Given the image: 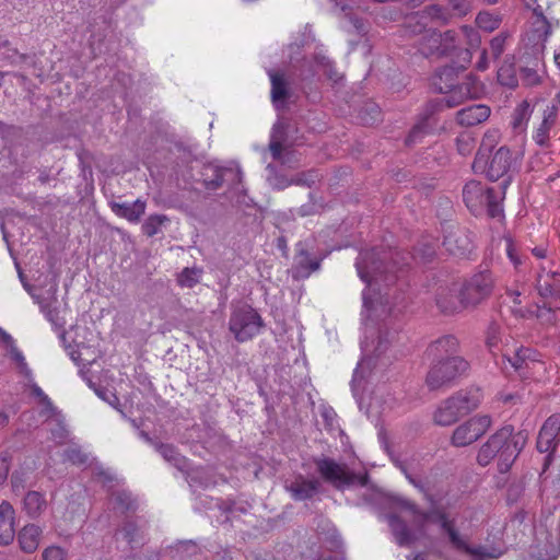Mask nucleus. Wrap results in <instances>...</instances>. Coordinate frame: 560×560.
I'll use <instances>...</instances> for the list:
<instances>
[{"label": "nucleus", "mask_w": 560, "mask_h": 560, "mask_svg": "<svg viewBox=\"0 0 560 560\" xmlns=\"http://www.w3.org/2000/svg\"><path fill=\"white\" fill-rule=\"evenodd\" d=\"M406 508L413 514V524L417 532L410 530L407 525L398 517L390 516L389 525L399 545H410L419 538L427 536L425 524L431 522L440 526L446 534L453 548L464 551L476 560L497 559L502 552L493 547L470 546L468 537L460 534L456 527V520L442 508H434L430 511L420 510L415 503H407Z\"/></svg>", "instance_id": "obj_1"}, {"label": "nucleus", "mask_w": 560, "mask_h": 560, "mask_svg": "<svg viewBox=\"0 0 560 560\" xmlns=\"http://www.w3.org/2000/svg\"><path fill=\"white\" fill-rule=\"evenodd\" d=\"M527 440V432H514L512 427H503L479 448L477 462L481 466H487L497 457L500 472H506L525 447Z\"/></svg>", "instance_id": "obj_2"}, {"label": "nucleus", "mask_w": 560, "mask_h": 560, "mask_svg": "<svg viewBox=\"0 0 560 560\" xmlns=\"http://www.w3.org/2000/svg\"><path fill=\"white\" fill-rule=\"evenodd\" d=\"M503 191H497L485 184L470 180L463 188V200L475 215L487 213L490 218L501 219Z\"/></svg>", "instance_id": "obj_3"}, {"label": "nucleus", "mask_w": 560, "mask_h": 560, "mask_svg": "<svg viewBox=\"0 0 560 560\" xmlns=\"http://www.w3.org/2000/svg\"><path fill=\"white\" fill-rule=\"evenodd\" d=\"M398 330L383 323L377 329L365 323V338L361 342L364 359L358 364L353 373L352 384L354 385L362 377L361 370L369 364L370 357H381L397 340Z\"/></svg>", "instance_id": "obj_4"}, {"label": "nucleus", "mask_w": 560, "mask_h": 560, "mask_svg": "<svg viewBox=\"0 0 560 560\" xmlns=\"http://www.w3.org/2000/svg\"><path fill=\"white\" fill-rule=\"evenodd\" d=\"M265 323L250 305L234 306L229 317V330L237 342H246L258 336Z\"/></svg>", "instance_id": "obj_5"}, {"label": "nucleus", "mask_w": 560, "mask_h": 560, "mask_svg": "<svg viewBox=\"0 0 560 560\" xmlns=\"http://www.w3.org/2000/svg\"><path fill=\"white\" fill-rule=\"evenodd\" d=\"M315 464L323 479L338 490L366 485V475L355 474L346 464H339L327 457L316 459Z\"/></svg>", "instance_id": "obj_6"}, {"label": "nucleus", "mask_w": 560, "mask_h": 560, "mask_svg": "<svg viewBox=\"0 0 560 560\" xmlns=\"http://www.w3.org/2000/svg\"><path fill=\"white\" fill-rule=\"evenodd\" d=\"M468 368L469 364L463 357L432 360L427 375V385L431 389H439L451 384L456 377L464 374Z\"/></svg>", "instance_id": "obj_7"}, {"label": "nucleus", "mask_w": 560, "mask_h": 560, "mask_svg": "<svg viewBox=\"0 0 560 560\" xmlns=\"http://www.w3.org/2000/svg\"><path fill=\"white\" fill-rule=\"evenodd\" d=\"M398 252H382L378 253L374 249L362 252L355 262L358 275L361 280L369 285L377 282L383 272L390 271L385 261L390 259L394 261V256H398Z\"/></svg>", "instance_id": "obj_8"}, {"label": "nucleus", "mask_w": 560, "mask_h": 560, "mask_svg": "<svg viewBox=\"0 0 560 560\" xmlns=\"http://www.w3.org/2000/svg\"><path fill=\"white\" fill-rule=\"evenodd\" d=\"M512 338H505V343L501 350V360L497 359L495 363L501 366L502 371L509 372V369L518 373L521 377H527V371L535 365L533 351L525 347H516L511 343Z\"/></svg>", "instance_id": "obj_9"}, {"label": "nucleus", "mask_w": 560, "mask_h": 560, "mask_svg": "<svg viewBox=\"0 0 560 560\" xmlns=\"http://www.w3.org/2000/svg\"><path fill=\"white\" fill-rule=\"evenodd\" d=\"M492 287L493 279L489 272L481 271L471 276L459 288L464 306L475 307L481 303L490 295Z\"/></svg>", "instance_id": "obj_10"}, {"label": "nucleus", "mask_w": 560, "mask_h": 560, "mask_svg": "<svg viewBox=\"0 0 560 560\" xmlns=\"http://www.w3.org/2000/svg\"><path fill=\"white\" fill-rule=\"evenodd\" d=\"M491 424L492 420L489 416H475L454 430L452 444L456 447L470 445L481 438Z\"/></svg>", "instance_id": "obj_11"}, {"label": "nucleus", "mask_w": 560, "mask_h": 560, "mask_svg": "<svg viewBox=\"0 0 560 560\" xmlns=\"http://www.w3.org/2000/svg\"><path fill=\"white\" fill-rule=\"evenodd\" d=\"M558 107L547 106L537 122H534L532 139L540 148L548 149L551 139L557 135Z\"/></svg>", "instance_id": "obj_12"}, {"label": "nucleus", "mask_w": 560, "mask_h": 560, "mask_svg": "<svg viewBox=\"0 0 560 560\" xmlns=\"http://www.w3.org/2000/svg\"><path fill=\"white\" fill-rule=\"evenodd\" d=\"M481 94L478 80L467 75L459 84L452 88L441 100L446 107H455L468 98H477Z\"/></svg>", "instance_id": "obj_13"}, {"label": "nucleus", "mask_w": 560, "mask_h": 560, "mask_svg": "<svg viewBox=\"0 0 560 560\" xmlns=\"http://www.w3.org/2000/svg\"><path fill=\"white\" fill-rule=\"evenodd\" d=\"M560 432V415L549 417L541 427L537 438V450L540 453L555 451L557 436Z\"/></svg>", "instance_id": "obj_14"}, {"label": "nucleus", "mask_w": 560, "mask_h": 560, "mask_svg": "<svg viewBox=\"0 0 560 560\" xmlns=\"http://www.w3.org/2000/svg\"><path fill=\"white\" fill-rule=\"evenodd\" d=\"M459 348V341L455 336L445 335L431 342L427 352L432 360H445L451 357H460Z\"/></svg>", "instance_id": "obj_15"}, {"label": "nucleus", "mask_w": 560, "mask_h": 560, "mask_svg": "<svg viewBox=\"0 0 560 560\" xmlns=\"http://www.w3.org/2000/svg\"><path fill=\"white\" fill-rule=\"evenodd\" d=\"M513 156L510 149L501 147L490 158L486 174L489 179L498 180L503 177L511 168L513 163Z\"/></svg>", "instance_id": "obj_16"}, {"label": "nucleus", "mask_w": 560, "mask_h": 560, "mask_svg": "<svg viewBox=\"0 0 560 560\" xmlns=\"http://www.w3.org/2000/svg\"><path fill=\"white\" fill-rule=\"evenodd\" d=\"M443 246L452 255L465 256L471 252L472 242L465 231L457 229L444 237Z\"/></svg>", "instance_id": "obj_17"}, {"label": "nucleus", "mask_w": 560, "mask_h": 560, "mask_svg": "<svg viewBox=\"0 0 560 560\" xmlns=\"http://www.w3.org/2000/svg\"><path fill=\"white\" fill-rule=\"evenodd\" d=\"M15 511L8 501L0 503V544L9 545L15 536Z\"/></svg>", "instance_id": "obj_18"}, {"label": "nucleus", "mask_w": 560, "mask_h": 560, "mask_svg": "<svg viewBox=\"0 0 560 560\" xmlns=\"http://www.w3.org/2000/svg\"><path fill=\"white\" fill-rule=\"evenodd\" d=\"M436 305L445 314H454L466 308L462 302L459 288L440 289L436 295Z\"/></svg>", "instance_id": "obj_19"}, {"label": "nucleus", "mask_w": 560, "mask_h": 560, "mask_svg": "<svg viewBox=\"0 0 560 560\" xmlns=\"http://www.w3.org/2000/svg\"><path fill=\"white\" fill-rule=\"evenodd\" d=\"M490 107L483 104H476L462 108L456 114V120L459 125L472 127L486 121L490 116Z\"/></svg>", "instance_id": "obj_20"}, {"label": "nucleus", "mask_w": 560, "mask_h": 560, "mask_svg": "<svg viewBox=\"0 0 560 560\" xmlns=\"http://www.w3.org/2000/svg\"><path fill=\"white\" fill-rule=\"evenodd\" d=\"M112 211L120 217L126 219L129 222L137 223L140 221L141 217L145 212V201L141 199H137L136 201L129 202H118L112 201L109 203Z\"/></svg>", "instance_id": "obj_21"}, {"label": "nucleus", "mask_w": 560, "mask_h": 560, "mask_svg": "<svg viewBox=\"0 0 560 560\" xmlns=\"http://www.w3.org/2000/svg\"><path fill=\"white\" fill-rule=\"evenodd\" d=\"M319 486L318 479H306L303 476H298L287 488L294 500H306L317 493Z\"/></svg>", "instance_id": "obj_22"}, {"label": "nucleus", "mask_w": 560, "mask_h": 560, "mask_svg": "<svg viewBox=\"0 0 560 560\" xmlns=\"http://www.w3.org/2000/svg\"><path fill=\"white\" fill-rule=\"evenodd\" d=\"M460 416H465L476 409L481 400V393L478 388L462 390L450 398Z\"/></svg>", "instance_id": "obj_23"}, {"label": "nucleus", "mask_w": 560, "mask_h": 560, "mask_svg": "<svg viewBox=\"0 0 560 560\" xmlns=\"http://www.w3.org/2000/svg\"><path fill=\"white\" fill-rule=\"evenodd\" d=\"M43 529L36 524L25 525L18 535L21 549L24 552L32 553L37 550L42 538Z\"/></svg>", "instance_id": "obj_24"}, {"label": "nucleus", "mask_w": 560, "mask_h": 560, "mask_svg": "<svg viewBox=\"0 0 560 560\" xmlns=\"http://www.w3.org/2000/svg\"><path fill=\"white\" fill-rule=\"evenodd\" d=\"M271 81V101L277 108L283 107L289 97V88L284 75L279 72H268Z\"/></svg>", "instance_id": "obj_25"}, {"label": "nucleus", "mask_w": 560, "mask_h": 560, "mask_svg": "<svg viewBox=\"0 0 560 560\" xmlns=\"http://www.w3.org/2000/svg\"><path fill=\"white\" fill-rule=\"evenodd\" d=\"M47 509L45 495L38 491H28L23 500V510L31 518H38Z\"/></svg>", "instance_id": "obj_26"}, {"label": "nucleus", "mask_w": 560, "mask_h": 560, "mask_svg": "<svg viewBox=\"0 0 560 560\" xmlns=\"http://www.w3.org/2000/svg\"><path fill=\"white\" fill-rule=\"evenodd\" d=\"M116 538L118 541H124L130 549H136L144 542L141 530L132 522L125 523L116 534Z\"/></svg>", "instance_id": "obj_27"}, {"label": "nucleus", "mask_w": 560, "mask_h": 560, "mask_svg": "<svg viewBox=\"0 0 560 560\" xmlns=\"http://www.w3.org/2000/svg\"><path fill=\"white\" fill-rule=\"evenodd\" d=\"M533 105L527 100H523L513 110L511 126L517 132L526 129L527 122L533 114Z\"/></svg>", "instance_id": "obj_28"}, {"label": "nucleus", "mask_w": 560, "mask_h": 560, "mask_svg": "<svg viewBox=\"0 0 560 560\" xmlns=\"http://www.w3.org/2000/svg\"><path fill=\"white\" fill-rule=\"evenodd\" d=\"M502 23V15L488 10H482L477 13L475 19L476 26L487 33H492L500 27Z\"/></svg>", "instance_id": "obj_29"}, {"label": "nucleus", "mask_w": 560, "mask_h": 560, "mask_svg": "<svg viewBox=\"0 0 560 560\" xmlns=\"http://www.w3.org/2000/svg\"><path fill=\"white\" fill-rule=\"evenodd\" d=\"M459 417L460 413L456 410L455 405L452 404V400L448 398L435 411L434 421L440 425H451Z\"/></svg>", "instance_id": "obj_30"}, {"label": "nucleus", "mask_w": 560, "mask_h": 560, "mask_svg": "<svg viewBox=\"0 0 560 560\" xmlns=\"http://www.w3.org/2000/svg\"><path fill=\"white\" fill-rule=\"evenodd\" d=\"M155 447L156 451L166 462H168L179 470H184L187 468L186 458L177 452L175 446L171 444H155Z\"/></svg>", "instance_id": "obj_31"}, {"label": "nucleus", "mask_w": 560, "mask_h": 560, "mask_svg": "<svg viewBox=\"0 0 560 560\" xmlns=\"http://www.w3.org/2000/svg\"><path fill=\"white\" fill-rule=\"evenodd\" d=\"M514 312L516 315L521 317H536L537 319L545 324H550L555 319V312L550 307H547L545 304H536L533 308H518L517 311Z\"/></svg>", "instance_id": "obj_32"}, {"label": "nucleus", "mask_w": 560, "mask_h": 560, "mask_svg": "<svg viewBox=\"0 0 560 560\" xmlns=\"http://www.w3.org/2000/svg\"><path fill=\"white\" fill-rule=\"evenodd\" d=\"M535 21H534V27L535 33L537 34V37L546 42L548 37L552 33L551 24L547 20V18L544 15L542 8H535Z\"/></svg>", "instance_id": "obj_33"}, {"label": "nucleus", "mask_w": 560, "mask_h": 560, "mask_svg": "<svg viewBox=\"0 0 560 560\" xmlns=\"http://www.w3.org/2000/svg\"><path fill=\"white\" fill-rule=\"evenodd\" d=\"M168 221V218L164 214L149 215L142 224V231L147 236L152 237L160 233L162 231V226H164Z\"/></svg>", "instance_id": "obj_34"}, {"label": "nucleus", "mask_w": 560, "mask_h": 560, "mask_svg": "<svg viewBox=\"0 0 560 560\" xmlns=\"http://www.w3.org/2000/svg\"><path fill=\"white\" fill-rule=\"evenodd\" d=\"M504 343L505 340H502L500 328L497 325H491L487 332V346L494 360L498 359V353H501Z\"/></svg>", "instance_id": "obj_35"}, {"label": "nucleus", "mask_w": 560, "mask_h": 560, "mask_svg": "<svg viewBox=\"0 0 560 560\" xmlns=\"http://www.w3.org/2000/svg\"><path fill=\"white\" fill-rule=\"evenodd\" d=\"M553 271H546L545 268L537 276L536 288L540 296H552Z\"/></svg>", "instance_id": "obj_36"}, {"label": "nucleus", "mask_w": 560, "mask_h": 560, "mask_svg": "<svg viewBox=\"0 0 560 560\" xmlns=\"http://www.w3.org/2000/svg\"><path fill=\"white\" fill-rule=\"evenodd\" d=\"M201 273L199 268H185L177 277L178 284L183 288H192L199 283Z\"/></svg>", "instance_id": "obj_37"}, {"label": "nucleus", "mask_w": 560, "mask_h": 560, "mask_svg": "<svg viewBox=\"0 0 560 560\" xmlns=\"http://www.w3.org/2000/svg\"><path fill=\"white\" fill-rule=\"evenodd\" d=\"M498 81L510 89L515 88L518 82L515 68L512 65H503L498 71Z\"/></svg>", "instance_id": "obj_38"}, {"label": "nucleus", "mask_w": 560, "mask_h": 560, "mask_svg": "<svg viewBox=\"0 0 560 560\" xmlns=\"http://www.w3.org/2000/svg\"><path fill=\"white\" fill-rule=\"evenodd\" d=\"M319 268V261L311 259L305 252H301L298 256V270L303 276H308L312 271Z\"/></svg>", "instance_id": "obj_39"}, {"label": "nucleus", "mask_w": 560, "mask_h": 560, "mask_svg": "<svg viewBox=\"0 0 560 560\" xmlns=\"http://www.w3.org/2000/svg\"><path fill=\"white\" fill-rule=\"evenodd\" d=\"M509 37L510 33L504 31L499 33L490 40V50L493 58L498 59L504 52Z\"/></svg>", "instance_id": "obj_40"}, {"label": "nucleus", "mask_w": 560, "mask_h": 560, "mask_svg": "<svg viewBox=\"0 0 560 560\" xmlns=\"http://www.w3.org/2000/svg\"><path fill=\"white\" fill-rule=\"evenodd\" d=\"M65 460L72 463L73 465H82L88 460L86 454H84L79 447L71 446L63 452Z\"/></svg>", "instance_id": "obj_41"}, {"label": "nucleus", "mask_w": 560, "mask_h": 560, "mask_svg": "<svg viewBox=\"0 0 560 560\" xmlns=\"http://www.w3.org/2000/svg\"><path fill=\"white\" fill-rule=\"evenodd\" d=\"M8 351L11 355V359L18 364L20 372L22 374H24L25 376H30L31 370L27 366V363L25 361L23 353L19 350L16 345L14 347H11V349H9Z\"/></svg>", "instance_id": "obj_42"}, {"label": "nucleus", "mask_w": 560, "mask_h": 560, "mask_svg": "<svg viewBox=\"0 0 560 560\" xmlns=\"http://www.w3.org/2000/svg\"><path fill=\"white\" fill-rule=\"evenodd\" d=\"M427 129H428V125L427 122L424 121H421L419 124H417L412 129L411 131L409 132L407 139H406V143L407 144H413L416 142H418V140L427 133Z\"/></svg>", "instance_id": "obj_43"}, {"label": "nucleus", "mask_w": 560, "mask_h": 560, "mask_svg": "<svg viewBox=\"0 0 560 560\" xmlns=\"http://www.w3.org/2000/svg\"><path fill=\"white\" fill-rule=\"evenodd\" d=\"M43 560H66V551L58 546L47 547L42 553Z\"/></svg>", "instance_id": "obj_44"}, {"label": "nucleus", "mask_w": 560, "mask_h": 560, "mask_svg": "<svg viewBox=\"0 0 560 560\" xmlns=\"http://www.w3.org/2000/svg\"><path fill=\"white\" fill-rule=\"evenodd\" d=\"M50 433L51 439L59 445L65 444L69 436L67 428L61 423H57L56 428L50 430Z\"/></svg>", "instance_id": "obj_45"}, {"label": "nucleus", "mask_w": 560, "mask_h": 560, "mask_svg": "<svg viewBox=\"0 0 560 560\" xmlns=\"http://www.w3.org/2000/svg\"><path fill=\"white\" fill-rule=\"evenodd\" d=\"M10 466L11 455L8 452H2L0 454V485L7 480Z\"/></svg>", "instance_id": "obj_46"}, {"label": "nucleus", "mask_w": 560, "mask_h": 560, "mask_svg": "<svg viewBox=\"0 0 560 560\" xmlns=\"http://www.w3.org/2000/svg\"><path fill=\"white\" fill-rule=\"evenodd\" d=\"M474 140L469 136H462L457 139V149L460 154L466 155L471 152Z\"/></svg>", "instance_id": "obj_47"}, {"label": "nucleus", "mask_w": 560, "mask_h": 560, "mask_svg": "<svg viewBox=\"0 0 560 560\" xmlns=\"http://www.w3.org/2000/svg\"><path fill=\"white\" fill-rule=\"evenodd\" d=\"M521 73L524 83L527 85H535L539 82L538 73L530 68H523Z\"/></svg>", "instance_id": "obj_48"}, {"label": "nucleus", "mask_w": 560, "mask_h": 560, "mask_svg": "<svg viewBox=\"0 0 560 560\" xmlns=\"http://www.w3.org/2000/svg\"><path fill=\"white\" fill-rule=\"evenodd\" d=\"M450 5L459 15H466L470 11L468 0H450Z\"/></svg>", "instance_id": "obj_49"}, {"label": "nucleus", "mask_w": 560, "mask_h": 560, "mask_svg": "<svg viewBox=\"0 0 560 560\" xmlns=\"http://www.w3.org/2000/svg\"><path fill=\"white\" fill-rule=\"evenodd\" d=\"M506 254L515 267H517L522 264L521 257L517 254V249H516L515 245L510 240H508V244H506Z\"/></svg>", "instance_id": "obj_50"}, {"label": "nucleus", "mask_w": 560, "mask_h": 560, "mask_svg": "<svg viewBox=\"0 0 560 560\" xmlns=\"http://www.w3.org/2000/svg\"><path fill=\"white\" fill-rule=\"evenodd\" d=\"M269 150H270V153H271L273 160L280 161L282 163L284 162L282 160L283 147H282V144L279 141L272 140L269 143Z\"/></svg>", "instance_id": "obj_51"}, {"label": "nucleus", "mask_w": 560, "mask_h": 560, "mask_svg": "<svg viewBox=\"0 0 560 560\" xmlns=\"http://www.w3.org/2000/svg\"><path fill=\"white\" fill-rule=\"evenodd\" d=\"M316 177L317 176L314 173H310L308 175L303 174L296 176L294 179L291 180V183L296 185H305L310 187L312 184L315 183Z\"/></svg>", "instance_id": "obj_52"}, {"label": "nucleus", "mask_w": 560, "mask_h": 560, "mask_svg": "<svg viewBox=\"0 0 560 560\" xmlns=\"http://www.w3.org/2000/svg\"><path fill=\"white\" fill-rule=\"evenodd\" d=\"M363 308L364 311L362 315L365 316L366 318L371 317V313L376 312V307L374 306L366 291H363Z\"/></svg>", "instance_id": "obj_53"}, {"label": "nucleus", "mask_w": 560, "mask_h": 560, "mask_svg": "<svg viewBox=\"0 0 560 560\" xmlns=\"http://www.w3.org/2000/svg\"><path fill=\"white\" fill-rule=\"evenodd\" d=\"M229 174L232 175L233 177H235L237 179L238 185H241V183H242V172H241V170H238V168H236V170L229 168V170H225L223 174L218 176V178H220V180L217 182L215 186H220L222 180H223V177L228 176Z\"/></svg>", "instance_id": "obj_54"}, {"label": "nucleus", "mask_w": 560, "mask_h": 560, "mask_svg": "<svg viewBox=\"0 0 560 560\" xmlns=\"http://www.w3.org/2000/svg\"><path fill=\"white\" fill-rule=\"evenodd\" d=\"M32 393H33V395L38 397L42 400V402L46 404L48 407H51V402H50L49 398L45 395V393L43 392V389L39 386L33 385Z\"/></svg>", "instance_id": "obj_55"}, {"label": "nucleus", "mask_w": 560, "mask_h": 560, "mask_svg": "<svg viewBox=\"0 0 560 560\" xmlns=\"http://www.w3.org/2000/svg\"><path fill=\"white\" fill-rule=\"evenodd\" d=\"M476 67L480 71H485L489 67L488 58H487V50H482L479 57V60L476 63Z\"/></svg>", "instance_id": "obj_56"}, {"label": "nucleus", "mask_w": 560, "mask_h": 560, "mask_svg": "<svg viewBox=\"0 0 560 560\" xmlns=\"http://www.w3.org/2000/svg\"><path fill=\"white\" fill-rule=\"evenodd\" d=\"M0 338L2 340V342L5 343L8 350L11 349V347H14L15 346V342L12 338L11 335H9L5 330H3L1 327H0Z\"/></svg>", "instance_id": "obj_57"}, {"label": "nucleus", "mask_w": 560, "mask_h": 560, "mask_svg": "<svg viewBox=\"0 0 560 560\" xmlns=\"http://www.w3.org/2000/svg\"><path fill=\"white\" fill-rule=\"evenodd\" d=\"M349 23L351 24V26L353 27V30L355 32H358L359 34L364 32L365 31V27H364V23L361 19L359 18H350L349 19Z\"/></svg>", "instance_id": "obj_58"}, {"label": "nucleus", "mask_w": 560, "mask_h": 560, "mask_svg": "<svg viewBox=\"0 0 560 560\" xmlns=\"http://www.w3.org/2000/svg\"><path fill=\"white\" fill-rule=\"evenodd\" d=\"M560 294V273L553 271L552 277V295Z\"/></svg>", "instance_id": "obj_59"}, {"label": "nucleus", "mask_w": 560, "mask_h": 560, "mask_svg": "<svg viewBox=\"0 0 560 560\" xmlns=\"http://www.w3.org/2000/svg\"><path fill=\"white\" fill-rule=\"evenodd\" d=\"M397 466H399V468L401 469V471L405 474V476L407 477V479L409 480L410 483H412L416 488H419L420 490H422V486L420 483L419 480H417L416 478H413L412 476H410L406 468L401 465V464H398L397 463Z\"/></svg>", "instance_id": "obj_60"}, {"label": "nucleus", "mask_w": 560, "mask_h": 560, "mask_svg": "<svg viewBox=\"0 0 560 560\" xmlns=\"http://www.w3.org/2000/svg\"><path fill=\"white\" fill-rule=\"evenodd\" d=\"M464 31L468 34V36L470 37V43L471 45L475 43L476 45H479L480 43V37L478 35L477 32H475L472 28L468 27V26H465L464 27Z\"/></svg>", "instance_id": "obj_61"}, {"label": "nucleus", "mask_w": 560, "mask_h": 560, "mask_svg": "<svg viewBox=\"0 0 560 560\" xmlns=\"http://www.w3.org/2000/svg\"><path fill=\"white\" fill-rule=\"evenodd\" d=\"M525 8L530 9L535 14V8H541V5L537 4V0H522Z\"/></svg>", "instance_id": "obj_62"}, {"label": "nucleus", "mask_w": 560, "mask_h": 560, "mask_svg": "<svg viewBox=\"0 0 560 560\" xmlns=\"http://www.w3.org/2000/svg\"><path fill=\"white\" fill-rule=\"evenodd\" d=\"M508 294L513 299L514 304H521V301L518 300L521 292L517 290H509Z\"/></svg>", "instance_id": "obj_63"}, {"label": "nucleus", "mask_w": 560, "mask_h": 560, "mask_svg": "<svg viewBox=\"0 0 560 560\" xmlns=\"http://www.w3.org/2000/svg\"><path fill=\"white\" fill-rule=\"evenodd\" d=\"M553 60H555L556 66L560 70V45L555 49Z\"/></svg>", "instance_id": "obj_64"}]
</instances>
